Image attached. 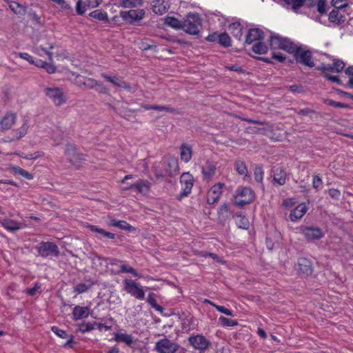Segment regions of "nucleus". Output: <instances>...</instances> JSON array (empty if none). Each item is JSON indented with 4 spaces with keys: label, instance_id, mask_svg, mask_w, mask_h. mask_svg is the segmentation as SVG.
<instances>
[{
    "label": "nucleus",
    "instance_id": "obj_1",
    "mask_svg": "<svg viewBox=\"0 0 353 353\" xmlns=\"http://www.w3.org/2000/svg\"><path fill=\"white\" fill-rule=\"evenodd\" d=\"M201 26V19L198 13L190 12L183 20L182 28L186 33L197 35L199 33V27Z\"/></svg>",
    "mask_w": 353,
    "mask_h": 353
},
{
    "label": "nucleus",
    "instance_id": "obj_2",
    "mask_svg": "<svg viewBox=\"0 0 353 353\" xmlns=\"http://www.w3.org/2000/svg\"><path fill=\"white\" fill-rule=\"evenodd\" d=\"M254 198V192L248 187H239L234 195V203L235 205L243 208L247 204L251 203Z\"/></svg>",
    "mask_w": 353,
    "mask_h": 353
},
{
    "label": "nucleus",
    "instance_id": "obj_3",
    "mask_svg": "<svg viewBox=\"0 0 353 353\" xmlns=\"http://www.w3.org/2000/svg\"><path fill=\"white\" fill-rule=\"evenodd\" d=\"M36 249L39 256L46 257H56L59 255V249L57 244L50 241H42L37 247Z\"/></svg>",
    "mask_w": 353,
    "mask_h": 353
},
{
    "label": "nucleus",
    "instance_id": "obj_4",
    "mask_svg": "<svg viewBox=\"0 0 353 353\" xmlns=\"http://www.w3.org/2000/svg\"><path fill=\"white\" fill-rule=\"evenodd\" d=\"M43 92L56 106H61L66 102V97L63 89L53 87L46 88Z\"/></svg>",
    "mask_w": 353,
    "mask_h": 353
},
{
    "label": "nucleus",
    "instance_id": "obj_5",
    "mask_svg": "<svg viewBox=\"0 0 353 353\" xmlns=\"http://www.w3.org/2000/svg\"><path fill=\"white\" fill-rule=\"evenodd\" d=\"M179 348V345L168 338L159 340L154 346V350L157 353H176Z\"/></svg>",
    "mask_w": 353,
    "mask_h": 353
},
{
    "label": "nucleus",
    "instance_id": "obj_6",
    "mask_svg": "<svg viewBox=\"0 0 353 353\" xmlns=\"http://www.w3.org/2000/svg\"><path fill=\"white\" fill-rule=\"evenodd\" d=\"M181 192L177 196V199L181 201L183 197L188 196L192 191L194 185V178L189 172L182 174L180 177Z\"/></svg>",
    "mask_w": 353,
    "mask_h": 353
},
{
    "label": "nucleus",
    "instance_id": "obj_7",
    "mask_svg": "<svg viewBox=\"0 0 353 353\" xmlns=\"http://www.w3.org/2000/svg\"><path fill=\"white\" fill-rule=\"evenodd\" d=\"M65 154L67 156L69 161L76 166H79L85 159V155L79 152L77 147L70 143H68L65 146Z\"/></svg>",
    "mask_w": 353,
    "mask_h": 353
},
{
    "label": "nucleus",
    "instance_id": "obj_8",
    "mask_svg": "<svg viewBox=\"0 0 353 353\" xmlns=\"http://www.w3.org/2000/svg\"><path fill=\"white\" fill-rule=\"evenodd\" d=\"M125 291L137 299L143 300L145 297V292L142 288L132 280L125 279L123 281Z\"/></svg>",
    "mask_w": 353,
    "mask_h": 353
},
{
    "label": "nucleus",
    "instance_id": "obj_9",
    "mask_svg": "<svg viewBox=\"0 0 353 353\" xmlns=\"http://www.w3.org/2000/svg\"><path fill=\"white\" fill-rule=\"evenodd\" d=\"M294 57L298 63L305 66L313 68L315 65L312 52L310 50H305L301 47H298L294 53Z\"/></svg>",
    "mask_w": 353,
    "mask_h": 353
},
{
    "label": "nucleus",
    "instance_id": "obj_10",
    "mask_svg": "<svg viewBox=\"0 0 353 353\" xmlns=\"http://www.w3.org/2000/svg\"><path fill=\"white\" fill-rule=\"evenodd\" d=\"M188 342L194 349L200 351L205 350L211 344L210 341L201 334L190 336Z\"/></svg>",
    "mask_w": 353,
    "mask_h": 353
},
{
    "label": "nucleus",
    "instance_id": "obj_11",
    "mask_svg": "<svg viewBox=\"0 0 353 353\" xmlns=\"http://www.w3.org/2000/svg\"><path fill=\"white\" fill-rule=\"evenodd\" d=\"M225 185V183L219 182L212 186L207 195V203L208 204L212 205L219 201Z\"/></svg>",
    "mask_w": 353,
    "mask_h": 353
},
{
    "label": "nucleus",
    "instance_id": "obj_12",
    "mask_svg": "<svg viewBox=\"0 0 353 353\" xmlns=\"http://www.w3.org/2000/svg\"><path fill=\"white\" fill-rule=\"evenodd\" d=\"M297 266L299 274L302 276L307 277L313 272L312 263L311 261L307 258H299L297 261Z\"/></svg>",
    "mask_w": 353,
    "mask_h": 353
},
{
    "label": "nucleus",
    "instance_id": "obj_13",
    "mask_svg": "<svg viewBox=\"0 0 353 353\" xmlns=\"http://www.w3.org/2000/svg\"><path fill=\"white\" fill-rule=\"evenodd\" d=\"M272 173V184L274 186H281L285 184L287 181V173L285 170L280 167L273 168Z\"/></svg>",
    "mask_w": 353,
    "mask_h": 353
},
{
    "label": "nucleus",
    "instance_id": "obj_14",
    "mask_svg": "<svg viewBox=\"0 0 353 353\" xmlns=\"http://www.w3.org/2000/svg\"><path fill=\"white\" fill-rule=\"evenodd\" d=\"M145 12L143 10H130L129 11H121L120 12L121 17L128 23H133L134 21L143 19Z\"/></svg>",
    "mask_w": 353,
    "mask_h": 353
},
{
    "label": "nucleus",
    "instance_id": "obj_15",
    "mask_svg": "<svg viewBox=\"0 0 353 353\" xmlns=\"http://www.w3.org/2000/svg\"><path fill=\"white\" fill-rule=\"evenodd\" d=\"M302 233L310 241L319 240L323 236L322 230L317 227L306 226L302 230Z\"/></svg>",
    "mask_w": 353,
    "mask_h": 353
},
{
    "label": "nucleus",
    "instance_id": "obj_16",
    "mask_svg": "<svg viewBox=\"0 0 353 353\" xmlns=\"http://www.w3.org/2000/svg\"><path fill=\"white\" fill-rule=\"evenodd\" d=\"M17 114L13 112H7L0 120V132L10 130L15 123Z\"/></svg>",
    "mask_w": 353,
    "mask_h": 353
},
{
    "label": "nucleus",
    "instance_id": "obj_17",
    "mask_svg": "<svg viewBox=\"0 0 353 353\" xmlns=\"http://www.w3.org/2000/svg\"><path fill=\"white\" fill-rule=\"evenodd\" d=\"M101 76L108 82L112 83L116 87L123 88L128 91L131 90L130 85L127 82L121 80V79L118 76L110 77L105 73H102Z\"/></svg>",
    "mask_w": 353,
    "mask_h": 353
},
{
    "label": "nucleus",
    "instance_id": "obj_18",
    "mask_svg": "<svg viewBox=\"0 0 353 353\" xmlns=\"http://www.w3.org/2000/svg\"><path fill=\"white\" fill-rule=\"evenodd\" d=\"M264 32L259 28L250 29L245 37V43L251 44L254 41H261L263 39Z\"/></svg>",
    "mask_w": 353,
    "mask_h": 353
},
{
    "label": "nucleus",
    "instance_id": "obj_19",
    "mask_svg": "<svg viewBox=\"0 0 353 353\" xmlns=\"http://www.w3.org/2000/svg\"><path fill=\"white\" fill-rule=\"evenodd\" d=\"M77 85L84 89H93L97 85V81L88 77L79 76L77 77Z\"/></svg>",
    "mask_w": 353,
    "mask_h": 353
},
{
    "label": "nucleus",
    "instance_id": "obj_20",
    "mask_svg": "<svg viewBox=\"0 0 353 353\" xmlns=\"http://www.w3.org/2000/svg\"><path fill=\"white\" fill-rule=\"evenodd\" d=\"M127 189L136 190L139 193L147 194L149 192L150 189V183L145 180H140L139 181L131 184L130 186L126 188Z\"/></svg>",
    "mask_w": 353,
    "mask_h": 353
},
{
    "label": "nucleus",
    "instance_id": "obj_21",
    "mask_svg": "<svg viewBox=\"0 0 353 353\" xmlns=\"http://www.w3.org/2000/svg\"><path fill=\"white\" fill-rule=\"evenodd\" d=\"M0 224L6 230L11 232H15L23 228V225L16 221L12 219H4L0 221Z\"/></svg>",
    "mask_w": 353,
    "mask_h": 353
},
{
    "label": "nucleus",
    "instance_id": "obj_22",
    "mask_svg": "<svg viewBox=\"0 0 353 353\" xmlns=\"http://www.w3.org/2000/svg\"><path fill=\"white\" fill-rule=\"evenodd\" d=\"M88 228L90 230V231L97 233V237L99 239H114L115 238V234L114 233L99 228L96 225H89Z\"/></svg>",
    "mask_w": 353,
    "mask_h": 353
},
{
    "label": "nucleus",
    "instance_id": "obj_23",
    "mask_svg": "<svg viewBox=\"0 0 353 353\" xmlns=\"http://www.w3.org/2000/svg\"><path fill=\"white\" fill-rule=\"evenodd\" d=\"M216 165L211 161H206L202 166V174L203 178L206 180H210L215 174Z\"/></svg>",
    "mask_w": 353,
    "mask_h": 353
},
{
    "label": "nucleus",
    "instance_id": "obj_24",
    "mask_svg": "<svg viewBox=\"0 0 353 353\" xmlns=\"http://www.w3.org/2000/svg\"><path fill=\"white\" fill-rule=\"evenodd\" d=\"M152 7L153 12L158 14H163L169 9V6L165 0H154L152 2Z\"/></svg>",
    "mask_w": 353,
    "mask_h": 353
},
{
    "label": "nucleus",
    "instance_id": "obj_25",
    "mask_svg": "<svg viewBox=\"0 0 353 353\" xmlns=\"http://www.w3.org/2000/svg\"><path fill=\"white\" fill-rule=\"evenodd\" d=\"M306 212L307 207L304 203L297 205L290 214V220L295 221L301 219Z\"/></svg>",
    "mask_w": 353,
    "mask_h": 353
},
{
    "label": "nucleus",
    "instance_id": "obj_26",
    "mask_svg": "<svg viewBox=\"0 0 353 353\" xmlns=\"http://www.w3.org/2000/svg\"><path fill=\"white\" fill-rule=\"evenodd\" d=\"M72 315L74 320L87 318L90 315V308L77 305L73 308Z\"/></svg>",
    "mask_w": 353,
    "mask_h": 353
},
{
    "label": "nucleus",
    "instance_id": "obj_27",
    "mask_svg": "<svg viewBox=\"0 0 353 353\" xmlns=\"http://www.w3.org/2000/svg\"><path fill=\"white\" fill-rule=\"evenodd\" d=\"M339 10L340 9L337 8L334 9L330 12L329 14L330 21L336 25H341L345 21V16L339 12Z\"/></svg>",
    "mask_w": 353,
    "mask_h": 353
},
{
    "label": "nucleus",
    "instance_id": "obj_28",
    "mask_svg": "<svg viewBox=\"0 0 353 353\" xmlns=\"http://www.w3.org/2000/svg\"><path fill=\"white\" fill-rule=\"evenodd\" d=\"M29 124L28 120L24 119L22 125L17 129L12 130V134L15 139H19L23 137L28 132Z\"/></svg>",
    "mask_w": 353,
    "mask_h": 353
},
{
    "label": "nucleus",
    "instance_id": "obj_29",
    "mask_svg": "<svg viewBox=\"0 0 353 353\" xmlns=\"http://www.w3.org/2000/svg\"><path fill=\"white\" fill-rule=\"evenodd\" d=\"M229 30L233 37L239 40L241 39L243 36V26L239 22H234L229 26Z\"/></svg>",
    "mask_w": 353,
    "mask_h": 353
},
{
    "label": "nucleus",
    "instance_id": "obj_30",
    "mask_svg": "<svg viewBox=\"0 0 353 353\" xmlns=\"http://www.w3.org/2000/svg\"><path fill=\"white\" fill-rule=\"evenodd\" d=\"M113 340L117 342L124 343L129 346L133 343L132 336L126 333H114Z\"/></svg>",
    "mask_w": 353,
    "mask_h": 353
},
{
    "label": "nucleus",
    "instance_id": "obj_31",
    "mask_svg": "<svg viewBox=\"0 0 353 353\" xmlns=\"http://www.w3.org/2000/svg\"><path fill=\"white\" fill-rule=\"evenodd\" d=\"M192 148L190 146L183 143L181 146L180 157L184 162H189L192 159Z\"/></svg>",
    "mask_w": 353,
    "mask_h": 353
},
{
    "label": "nucleus",
    "instance_id": "obj_32",
    "mask_svg": "<svg viewBox=\"0 0 353 353\" xmlns=\"http://www.w3.org/2000/svg\"><path fill=\"white\" fill-rule=\"evenodd\" d=\"M297 48L298 47L294 45V43L292 42L289 39L283 37L281 49L286 51L288 53L294 54Z\"/></svg>",
    "mask_w": 353,
    "mask_h": 353
},
{
    "label": "nucleus",
    "instance_id": "obj_33",
    "mask_svg": "<svg viewBox=\"0 0 353 353\" xmlns=\"http://www.w3.org/2000/svg\"><path fill=\"white\" fill-rule=\"evenodd\" d=\"M165 23L176 30H181L183 21H180L174 17H166L165 19Z\"/></svg>",
    "mask_w": 353,
    "mask_h": 353
},
{
    "label": "nucleus",
    "instance_id": "obj_34",
    "mask_svg": "<svg viewBox=\"0 0 353 353\" xmlns=\"http://www.w3.org/2000/svg\"><path fill=\"white\" fill-rule=\"evenodd\" d=\"M94 285L91 280L87 281L85 283H81L74 287V291L78 294H82L89 290Z\"/></svg>",
    "mask_w": 353,
    "mask_h": 353
},
{
    "label": "nucleus",
    "instance_id": "obj_35",
    "mask_svg": "<svg viewBox=\"0 0 353 353\" xmlns=\"http://www.w3.org/2000/svg\"><path fill=\"white\" fill-rule=\"evenodd\" d=\"M204 302L211 305L212 306L215 307L217 311H219L221 313H223L229 316H234V314H233L232 311L225 307L224 306L216 305V303H214L212 301L208 300V299H205Z\"/></svg>",
    "mask_w": 353,
    "mask_h": 353
},
{
    "label": "nucleus",
    "instance_id": "obj_36",
    "mask_svg": "<svg viewBox=\"0 0 353 353\" xmlns=\"http://www.w3.org/2000/svg\"><path fill=\"white\" fill-rule=\"evenodd\" d=\"M236 223L238 228L244 229V230L248 229L249 226H250V222H249L248 218L241 214L236 215Z\"/></svg>",
    "mask_w": 353,
    "mask_h": 353
},
{
    "label": "nucleus",
    "instance_id": "obj_37",
    "mask_svg": "<svg viewBox=\"0 0 353 353\" xmlns=\"http://www.w3.org/2000/svg\"><path fill=\"white\" fill-rule=\"evenodd\" d=\"M236 171L241 175L248 176V169L244 161L239 160L234 163Z\"/></svg>",
    "mask_w": 353,
    "mask_h": 353
},
{
    "label": "nucleus",
    "instance_id": "obj_38",
    "mask_svg": "<svg viewBox=\"0 0 353 353\" xmlns=\"http://www.w3.org/2000/svg\"><path fill=\"white\" fill-rule=\"evenodd\" d=\"M283 37L277 34L271 35L270 39V46L272 49H281Z\"/></svg>",
    "mask_w": 353,
    "mask_h": 353
},
{
    "label": "nucleus",
    "instance_id": "obj_39",
    "mask_svg": "<svg viewBox=\"0 0 353 353\" xmlns=\"http://www.w3.org/2000/svg\"><path fill=\"white\" fill-rule=\"evenodd\" d=\"M268 46L261 41L254 43L252 46V51L259 54H265L268 52Z\"/></svg>",
    "mask_w": 353,
    "mask_h": 353
},
{
    "label": "nucleus",
    "instance_id": "obj_40",
    "mask_svg": "<svg viewBox=\"0 0 353 353\" xmlns=\"http://www.w3.org/2000/svg\"><path fill=\"white\" fill-rule=\"evenodd\" d=\"M219 43L225 47L228 48L231 46V38L226 32L219 34Z\"/></svg>",
    "mask_w": 353,
    "mask_h": 353
},
{
    "label": "nucleus",
    "instance_id": "obj_41",
    "mask_svg": "<svg viewBox=\"0 0 353 353\" xmlns=\"http://www.w3.org/2000/svg\"><path fill=\"white\" fill-rule=\"evenodd\" d=\"M90 16L99 21H106L108 20V14L105 12L100 10H96L90 13Z\"/></svg>",
    "mask_w": 353,
    "mask_h": 353
},
{
    "label": "nucleus",
    "instance_id": "obj_42",
    "mask_svg": "<svg viewBox=\"0 0 353 353\" xmlns=\"http://www.w3.org/2000/svg\"><path fill=\"white\" fill-rule=\"evenodd\" d=\"M123 8H134L142 4V0H120Z\"/></svg>",
    "mask_w": 353,
    "mask_h": 353
},
{
    "label": "nucleus",
    "instance_id": "obj_43",
    "mask_svg": "<svg viewBox=\"0 0 353 353\" xmlns=\"http://www.w3.org/2000/svg\"><path fill=\"white\" fill-rule=\"evenodd\" d=\"M323 102L327 105H330V106H332L336 108H349L348 104L337 102V101H333L332 99H325L323 100Z\"/></svg>",
    "mask_w": 353,
    "mask_h": 353
},
{
    "label": "nucleus",
    "instance_id": "obj_44",
    "mask_svg": "<svg viewBox=\"0 0 353 353\" xmlns=\"http://www.w3.org/2000/svg\"><path fill=\"white\" fill-rule=\"evenodd\" d=\"M119 268L120 269L115 272L116 274L130 273L132 274L134 276H138L137 271L132 267L121 264L119 265Z\"/></svg>",
    "mask_w": 353,
    "mask_h": 353
},
{
    "label": "nucleus",
    "instance_id": "obj_45",
    "mask_svg": "<svg viewBox=\"0 0 353 353\" xmlns=\"http://www.w3.org/2000/svg\"><path fill=\"white\" fill-rule=\"evenodd\" d=\"M94 328V323H85L83 322L78 325L77 331L81 333L90 332Z\"/></svg>",
    "mask_w": 353,
    "mask_h": 353
},
{
    "label": "nucleus",
    "instance_id": "obj_46",
    "mask_svg": "<svg viewBox=\"0 0 353 353\" xmlns=\"http://www.w3.org/2000/svg\"><path fill=\"white\" fill-rule=\"evenodd\" d=\"M219 322L223 326L234 327L237 325L238 323L236 321L229 319L223 316L219 318Z\"/></svg>",
    "mask_w": 353,
    "mask_h": 353
},
{
    "label": "nucleus",
    "instance_id": "obj_47",
    "mask_svg": "<svg viewBox=\"0 0 353 353\" xmlns=\"http://www.w3.org/2000/svg\"><path fill=\"white\" fill-rule=\"evenodd\" d=\"M317 70L321 71L323 76L326 74H329L328 72H334V66L332 64H325L322 63L321 65L318 66Z\"/></svg>",
    "mask_w": 353,
    "mask_h": 353
},
{
    "label": "nucleus",
    "instance_id": "obj_48",
    "mask_svg": "<svg viewBox=\"0 0 353 353\" xmlns=\"http://www.w3.org/2000/svg\"><path fill=\"white\" fill-rule=\"evenodd\" d=\"M254 179L258 183H262L263 179V170L261 166H256L254 171Z\"/></svg>",
    "mask_w": 353,
    "mask_h": 353
},
{
    "label": "nucleus",
    "instance_id": "obj_49",
    "mask_svg": "<svg viewBox=\"0 0 353 353\" xmlns=\"http://www.w3.org/2000/svg\"><path fill=\"white\" fill-rule=\"evenodd\" d=\"M112 226H114V227L119 228L120 229L125 230H128V231H130L132 228L129 223H128L126 221H118V222H117V223H115V224L112 223Z\"/></svg>",
    "mask_w": 353,
    "mask_h": 353
},
{
    "label": "nucleus",
    "instance_id": "obj_50",
    "mask_svg": "<svg viewBox=\"0 0 353 353\" xmlns=\"http://www.w3.org/2000/svg\"><path fill=\"white\" fill-rule=\"evenodd\" d=\"M345 73L347 75L351 77L348 82L347 83L346 86L353 88V65H350L347 68H346L345 70Z\"/></svg>",
    "mask_w": 353,
    "mask_h": 353
},
{
    "label": "nucleus",
    "instance_id": "obj_51",
    "mask_svg": "<svg viewBox=\"0 0 353 353\" xmlns=\"http://www.w3.org/2000/svg\"><path fill=\"white\" fill-rule=\"evenodd\" d=\"M334 72H341L345 68V63L339 59H336L333 63Z\"/></svg>",
    "mask_w": 353,
    "mask_h": 353
},
{
    "label": "nucleus",
    "instance_id": "obj_52",
    "mask_svg": "<svg viewBox=\"0 0 353 353\" xmlns=\"http://www.w3.org/2000/svg\"><path fill=\"white\" fill-rule=\"evenodd\" d=\"M51 330L56 335L60 338L66 339L68 336L65 331L60 329L57 326H52Z\"/></svg>",
    "mask_w": 353,
    "mask_h": 353
},
{
    "label": "nucleus",
    "instance_id": "obj_53",
    "mask_svg": "<svg viewBox=\"0 0 353 353\" xmlns=\"http://www.w3.org/2000/svg\"><path fill=\"white\" fill-rule=\"evenodd\" d=\"M9 7L16 14H19L21 10H24V8L20 4L15 1L10 2Z\"/></svg>",
    "mask_w": 353,
    "mask_h": 353
},
{
    "label": "nucleus",
    "instance_id": "obj_54",
    "mask_svg": "<svg viewBox=\"0 0 353 353\" xmlns=\"http://www.w3.org/2000/svg\"><path fill=\"white\" fill-rule=\"evenodd\" d=\"M317 6V11L321 14H323L326 12V3L325 0H319L316 3Z\"/></svg>",
    "mask_w": 353,
    "mask_h": 353
},
{
    "label": "nucleus",
    "instance_id": "obj_55",
    "mask_svg": "<svg viewBox=\"0 0 353 353\" xmlns=\"http://www.w3.org/2000/svg\"><path fill=\"white\" fill-rule=\"evenodd\" d=\"M86 7H88L87 3H85L84 6H82L81 1L79 0V1H77L76 6L77 13L79 15H83L86 11Z\"/></svg>",
    "mask_w": 353,
    "mask_h": 353
},
{
    "label": "nucleus",
    "instance_id": "obj_56",
    "mask_svg": "<svg viewBox=\"0 0 353 353\" xmlns=\"http://www.w3.org/2000/svg\"><path fill=\"white\" fill-rule=\"evenodd\" d=\"M329 196L334 200H339L341 196V192L334 188H331L328 190Z\"/></svg>",
    "mask_w": 353,
    "mask_h": 353
},
{
    "label": "nucleus",
    "instance_id": "obj_57",
    "mask_svg": "<svg viewBox=\"0 0 353 353\" xmlns=\"http://www.w3.org/2000/svg\"><path fill=\"white\" fill-rule=\"evenodd\" d=\"M40 288H41L40 285L38 283H36L33 288H27L26 290V292L29 296H33L36 294V293L37 292V291L39 290V289Z\"/></svg>",
    "mask_w": 353,
    "mask_h": 353
},
{
    "label": "nucleus",
    "instance_id": "obj_58",
    "mask_svg": "<svg viewBox=\"0 0 353 353\" xmlns=\"http://www.w3.org/2000/svg\"><path fill=\"white\" fill-rule=\"evenodd\" d=\"M94 88L100 94H107L108 92V88L101 82L97 81V85Z\"/></svg>",
    "mask_w": 353,
    "mask_h": 353
},
{
    "label": "nucleus",
    "instance_id": "obj_59",
    "mask_svg": "<svg viewBox=\"0 0 353 353\" xmlns=\"http://www.w3.org/2000/svg\"><path fill=\"white\" fill-rule=\"evenodd\" d=\"M155 110L165 111L168 112H174L175 109L168 105H155Z\"/></svg>",
    "mask_w": 353,
    "mask_h": 353
},
{
    "label": "nucleus",
    "instance_id": "obj_60",
    "mask_svg": "<svg viewBox=\"0 0 353 353\" xmlns=\"http://www.w3.org/2000/svg\"><path fill=\"white\" fill-rule=\"evenodd\" d=\"M322 183L323 182L320 176H319L318 175H315L313 177L312 186L314 188L318 189L319 187L322 185Z\"/></svg>",
    "mask_w": 353,
    "mask_h": 353
},
{
    "label": "nucleus",
    "instance_id": "obj_61",
    "mask_svg": "<svg viewBox=\"0 0 353 353\" xmlns=\"http://www.w3.org/2000/svg\"><path fill=\"white\" fill-rule=\"evenodd\" d=\"M19 56L20 58L28 61L29 63L33 64L34 63V59L32 56H30L28 53L26 52H19Z\"/></svg>",
    "mask_w": 353,
    "mask_h": 353
},
{
    "label": "nucleus",
    "instance_id": "obj_62",
    "mask_svg": "<svg viewBox=\"0 0 353 353\" xmlns=\"http://www.w3.org/2000/svg\"><path fill=\"white\" fill-rule=\"evenodd\" d=\"M229 212V205L227 203H223L219 208V214L228 216Z\"/></svg>",
    "mask_w": 353,
    "mask_h": 353
},
{
    "label": "nucleus",
    "instance_id": "obj_63",
    "mask_svg": "<svg viewBox=\"0 0 353 353\" xmlns=\"http://www.w3.org/2000/svg\"><path fill=\"white\" fill-rule=\"evenodd\" d=\"M43 68L49 74H54L57 70V68L54 65H52L50 63H44Z\"/></svg>",
    "mask_w": 353,
    "mask_h": 353
},
{
    "label": "nucleus",
    "instance_id": "obj_64",
    "mask_svg": "<svg viewBox=\"0 0 353 353\" xmlns=\"http://www.w3.org/2000/svg\"><path fill=\"white\" fill-rule=\"evenodd\" d=\"M147 301L152 307H155L157 304L155 294L154 293H150Z\"/></svg>",
    "mask_w": 353,
    "mask_h": 353
}]
</instances>
